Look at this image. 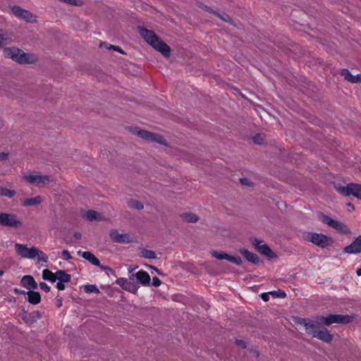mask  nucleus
Listing matches in <instances>:
<instances>
[{"instance_id":"1","label":"nucleus","mask_w":361,"mask_h":361,"mask_svg":"<svg viewBox=\"0 0 361 361\" xmlns=\"http://www.w3.org/2000/svg\"><path fill=\"white\" fill-rule=\"evenodd\" d=\"M138 31L141 37L157 51H159L164 56L169 57L171 48L161 40L154 31L147 30L144 27H138Z\"/></svg>"},{"instance_id":"2","label":"nucleus","mask_w":361,"mask_h":361,"mask_svg":"<svg viewBox=\"0 0 361 361\" xmlns=\"http://www.w3.org/2000/svg\"><path fill=\"white\" fill-rule=\"evenodd\" d=\"M15 250L17 254L23 258L35 259L37 257L39 262H47V255L35 247L29 248L25 245L16 243Z\"/></svg>"},{"instance_id":"3","label":"nucleus","mask_w":361,"mask_h":361,"mask_svg":"<svg viewBox=\"0 0 361 361\" xmlns=\"http://www.w3.org/2000/svg\"><path fill=\"white\" fill-rule=\"evenodd\" d=\"M130 130L132 132V133L137 135L139 137L146 141L157 142L165 146L167 145V142L166 139L161 135L152 133L145 130H140L137 127H130Z\"/></svg>"},{"instance_id":"4","label":"nucleus","mask_w":361,"mask_h":361,"mask_svg":"<svg viewBox=\"0 0 361 361\" xmlns=\"http://www.w3.org/2000/svg\"><path fill=\"white\" fill-rule=\"evenodd\" d=\"M22 178L30 184H35L39 188H44L54 182L52 176L39 173L24 175Z\"/></svg>"},{"instance_id":"5","label":"nucleus","mask_w":361,"mask_h":361,"mask_svg":"<svg viewBox=\"0 0 361 361\" xmlns=\"http://www.w3.org/2000/svg\"><path fill=\"white\" fill-rule=\"evenodd\" d=\"M305 239L321 248H325L331 245L333 243L331 237L316 232H308L305 235Z\"/></svg>"},{"instance_id":"6","label":"nucleus","mask_w":361,"mask_h":361,"mask_svg":"<svg viewBox=\"0 0 361 361\" xmlns=\"http://www.w3.org/2000/svg\"><path fill=\"white\" fill-rule=\"evenodd\" d=\"M317 216L322 223L327 224L342 234L346 235L350 233L349 228L345 224L331 219L330 216L322 212H318Z\"/></svg>"},{"instance_id":"7","label":"nucleus","mask_w":361,"mask_h":361,"mask_svg":"<svg viewBox=\"0 0 361 361\" xmlns=\"http://www.w3.org/2000/svg\"><path fill=\"white\" fill-rule=\"evenodd\" d=\"M336 190L343 196L353 195L361 200V185L357 183H349L345 186H335Z\"/></svg>"},{"instance_id":"8","label":"nucleus","mask_w":361,"mask_h":361,"mask_svg":"<svg viewBox=\"0 0 361 361\" xmlns=\"http://www.w3.org/2000/svg\"><path fill=\"white\" fill-rule=\"evenodd\" d=\"M319 320L327 326L332 324H347L352 321V317L343 314H329L326 317H320Z\"/></svg>"},{"instance_id":"9","label":"nucleus","mask_w":361,"mask_h":361,"mask_svg":"<svg viewBox=\"0 0 361 361\" xmlns=\"http://www.w3.org/2000/svg\"><path fill=\"white\" fill-rule=\"evenodd\" d=\"M0 225L13 228H19L23 225L17 216L11 213L0 212Z\"/></svg>"},{"instance_id":"10","label":"nucleus","mask_w":361,"mask_h":361,"mask_svg":"<svg viewBox=\"0 0 361 361\" xmlns=\"http://www.w3.org/2000/svg\"><path fill=\"white\" fill-rule=\"evenodd\" d=\"M37 61L38 58L35 54L32 53H25L22 49H18V52L17 51L14 61L20 64H34Z\"/></svg>"},{"instance_id":"11","label":"nucleus","mask_w":361,"mask_h":361,"mask_svg":"<svg viewBox=\"0 0 361 361\" xmlns=\"http://www.w3.org/2000/svg\"><path fill=\"white\" fill-rule=\"evenodd\" d=\"M12 13L18 18L24 20L27 23H35L36 16L27 10H25L20 6H14L11 8Z\"/></svg>"},{"instance_id":"12","label":"nucleus","mask_w":361,"mask_h":361,"mask_svg":"<svg viewBox=\"0 0 361 361\" xmlns=\"http://www.w3.org/2000/svg\"><path fill=\"white\" fill-rule=\"evenodd\" d=\"M262 240L255 238L252 241V245L260 254L265 255L270 259L275 257V253L267 244H262Z\"/></svg>"},{"instance_id":"13","label":"nucleus","mask_w":361,"mask_h":361,"mask_svg":"<svg viewBox=\"0 0 361 361\" xmlns=\"http://www.w3.org/2000/svg\"><path fill=\"white\" fill-rule=\"evenodd\" d=\"M109 235L114 243H129L133 242V238L129 233H119L117 229H112Z\"/></svg>"},{"instance_id":"14","label":"nucleus","mask_w":361,"mask_h":361,"mask_svg":"<svg viewBox=\"0 0 361 361\" xmlns=\"http://www.w3.org/2000/svg\"><path fill=\"white\" fill-rule=\"evenodd\" d=\"M116 283L120 286L123 289L135 294L137 292L138 286L133 282L125 278H118L116 280Z\"/></svg>"},{"instance_id":"15","label":"nucleus","mask_w":361,"mask_h":361,"mask_svg":"<svg viewBox=\"0 0 361 361\" xmlns=\"http://www.w3.org/2000/svg\"><path fill=\"white\" fill-rule=\"evenodd\" d=\"M343 252L348 254H359L361 253V235H358L348 246L343 248Z\"/></svg>"},{"instance_id":"16","label":"nucleus","mask_w":361,"mask_h":361,"mask_svg":"<svg viewBox=\"0 0 361 361\" xmlns=\"http://www.w3.org/2000/svg\"><path fill=\"white\" fill-rule=\"evenodd\" d=\"M212 256L218 259H226L228 262H233L237 265H241L243 263L242 259L238 256H231L225 252H219L214 251L212 253Z\"/></svg>"},{"instance_id":"17","label":"nucleus","mask_w":361,"mask_h":361,"mask_svg":"<svg viewBox=\"0 0 361 361\" xmlns=\"http://www.w3.org/2000/svg\"><path fill=\"white\" fill-rule=\"evenodd\" d=\"M303 324L307 334L312 335L314 337V334L318 331L320 327L318 325V322L310 319H302L300 322Z\"/></svg>"},{"instance_id":"18","label":"nucleus","mask_w":361,"mask_h":361,"mask_svg":"<svg viewBox=\"0 0 361 361\" xmlns=\"http://www.w3.org/2000/svg\"><path fill=\"white\" fill-rule=\"evenodd\" d=\"M136 278L137 281L143 286H149L150 283V276L149 274L143 270L138 271L135 274H131L129 276L130 279Z\"/></svg>"},{"instance_id":"19","label":"nucleus","mask_w":361,"mask_h":361,"mask_svg":"<svg viewBox=\"0 0 361 361\" xmlns=\"http://www.w3.org/2000/svg\"><path fill=\"white\" fill-rule=\"evenodd\" d=\"M314 337L325 343H330L333 338V336L329 331L324 326H320L318 329V331L314 334Z\"/></svg>"},{"instance_id":"20","label":"nucleus","mask_w":361,"mask_h":361,"mask_svg":"<svg viewBox=\"0 0 361 361\" xmlns=\"http://www.w3.org/2000/svg\"><path fill=\"white\" fill-rule=\"evenodd\" d=\"M21 285L27 289L35 290L37 288V283L35 281L34 278L30 275H26L23 276L20 281Z\"/></svg>"},{"instance_id":"21","label":"nucleus","mask_w":361,"mask_h":361,"mask_svg":"<svg viewBox=\"0 0 361 361\" xmlns=\"http://www.w3.org/2000/svg\"><path fill=\"white\" fill-rule=\"evenodd\" d=\"M238 252L250 262L254 264H258L259 262V257L247 250V249H240Z\"/></svg>"},{"instance_id":"22","label":"nucleus","mask_w":361,"mask_h":361,"mask_svg":"<svg viewBox=\"0 0 361 361\" xmlns=\"http://www.w3.org/2000/svg\"><path fill=\"white\" fill-rule=\"evenodd\" d=\"M27 301L32 305H37L41 301V296L38 292L29 290L27 292Z\"/></svg>"},{"instance_id":"23","label":"nucleus","mask_w":361,"mask_h":361,"mask_svg":"<svg viewBox=\"0 0 361 361\" xmlns=\"http://www.w3.org/2000/svg\"><path fill=\"white\" fill-rule=\"evenodd\" d=\"M42 202V197L39 195H37L32 198H29L23 200L22 204L24 207H30L38 205Z\"/></svg>"},{"instance_id":"24","label":"nucleus","mask_w":361,"mask_h":361,"mask_svg":"<svg viewBox=\"0 0 361 361\" xmlns=\"http://www.w3.org/2000/svg\"><path fill=\"white\" fill-rule=\"evenodd\" d=\"M92 264L95 265L99 267L101 269L105 271L107 275L109 274V271L114 273V270L111 267L102 265L100 263L99 259L97 258L93 254H92Z\"/></svg>"},{"instance_id":"25","label":"nucleus","mask_w":361,"mask_h":361,"mask_svg":"<svg viewBox=\"0 0 361 361\" xmlns=\"http://www.w3.org/2000/svg\"><path fill=\"white\" fill-rule=\"evenodd\" d=\"M18 48L17 47H6L3 50L4 55L15 61Z\"/></svg>"},{"instance_id":"26","label":"nucleus","mask_w":361,"mask_h":361,"mask_svg":"<svg viewBox=\"0 0 361 361\" xmlns=\"http://www.w3.org/2000/svg\"><path fill=\"white\" fill-rule=\"evenodd\" d=\"M12 42V35L8 33H0V48L8 45Z\"/></svg>"},{"instance_id":"27","label":"nucleus","mask_w":361,"mask_h":361,"mask_svg":"<svg viewBox=\"0 0 361 361\" xmlns=\"http://www.w3.org/2000/svg\"><path fill=\"white\" fill-rule=\"evenodd\" d=\"M56 279L59 281L68 283L71 280V276L64 271H57L56 272Z\"/></svg>"},{"instance_id":"28","label":"nucleus","mask_w":361,"mask_h":361,"mask_svg":"<svg viewBox=\"0 0 361 361\" xmlns=\"http://www.w3.org/2000/svg\"><path fill=\"white\" fill-rule=\"evenodd\" d=\"M182 219L186 222L195 223L199 219V217L192 213H183L180 215Z\"/></svg>"},{"instance_id":"29","label":"nucleus","mask_w":361,"mask_h":361,"mask_svg":"<svg viewBox=\"0 0 361 361\" xmlns=\"http://www.w3.org/2000/svg\"><path fill=\"white\" fill-rule=\"evenodd\" d=\"M42 278L44 280H47L52 283L56 281V273L54 274L52 271L47 269H44L42 271Z\"/></svg>"},{"instance_id":"30","label":"nucleus","mask_w":361,"mask_h":361,"mask_svg":"<svg viewBox=\"0 0 361 361\" xmlns=\"http://www.w3.org/2000/svg\"><path fill=\"white\" fill-rule=\"evenodd\" d=\"M140 257L145 259H155L157 255L154 251L143 248L140 250Z\"/></svg>"},{"instance_id":"31","label":"nucleus","mask_w":361,"mask_h":361,"mask_svg":"<svg viewBox=\"0 0 361 361\" xmlns=\"http://www.w3.org/2000/svg\"><path fill=\"white\" fill-rule=\"evenodd\" d=\"M16 195V192L13 190H10L6 188L0 187V195L2 197H6L12 198Z\"/></svg>"},{"instance_id":"32","label":"nucleus","mask_w":361,"mask_h":361,"mask_svg":"<svg viewBox=\"0 0 361 361\" xmlns=\"http://www.w3.org/2000/svg\"><path fill=\"white\" fill-rule=\"evenodd\" d=\"M100 47H104L108 49L115 50V51H116L121 54H126L125 51L121 47H119L118 46L112 45V44H109L106 42L101 43Z\"/></svg>"},{"instance_id":"33","label":"nucleus","mask_w":361,"mask_h":361,"mask_svg":"<svg viewBox=\"0 0 361 361\" xmlns=\"http://www.w3.org/2000/svg\"><path fill=\"white\" fill-rule=\"evenodd\" d=\"M107 219L100 212L92 210V221H106Z\"/></svg>"},{"instance_id":"34","label":"nucleus","mask_w":361,"mask_h":361,"mask_svg":"<svg viewBox=\"0 0 361 361\" xmlns=\"http://www.w3.org/2000/svg\"><path fill=\"white\" fill-rule=\"evenodd\" d=\"M341 75L344 77L345 80L352 82L353 75L350 72L346 69L343 68L341 71Z\"/></svg>"},{"instance_id":"35","label":"nucleus","mask_w":361,"mask_h":361,"mask_svg":"<svg viewBox=\"0 0 361 361\" xmlns=\"http://www.w3.org/2000/svg\"><path fill=\"white\" fill-rule=\"evenodd\" d=\"M129 207H131V208H135V209H137L138 210H141L144 208V206L143 204L140 202L139 201L137 200H132L129 202L128 204Z\"/></svg>"},{"instance_id":"36","label":"nucleus","mask_w":361,"mask_h":361,"mask_svg":"<svg viewBox=\"0 0 361 361\" xmlns=\"http://www.w3.org/2000/svg\"><path fill=\"white\" fill-rule=\"evenodd\" d=\"M270 294L272 295L274 297L280 298H285L286 297V293L281 290H279L277 291H271L270 292Z\"/></svg>"},{"instance_id":"37","label":"nucleus","mask_w":361,"mask_h":361,"mask_svg":"<svg viewBox=\"0 0 361 361\" xmlns=\"http://www.w3.org/2000/svg\"><path fill=\"white\" fill-rule=\"evenodd\" d=\"M78 254L79 255H81L82 257H84L85 259L88 260L90 262V252L89 251H87V252H82L81 251H78Z\"/></svg>"},{"instance_id":"38","label":"nucleus","mask_w":361,"mask_h":361,"mask_svg":"<svg viewBox=\"0 0 361 361\" xmlns=\"http://www.w3.org/2000/svg\"><path fill=\"white\" fill-rule=\"evenodd\" d=\"M217 16L225 22H230L231 20V18L225 13L217 14Z\"/></svg>"},{"instance_id":"39","label":"nucleus","mask_w":361,"mask_h":361,"mask_svg":"<svg viewBox=\"0 0 361 361\" xmlns=\"http://www.w3.org/2000/svg\"><path fill=\"white\" fill-rule=\"evenodd\" d=\"M39 287L42 290H44L46 293H48L50 290V287L44 282H41L39 283Z\"/></svg>"},{"instance_id":"40","label":"nucleus","mask_w":361,"mask_h":361,"mask_svg":"<svg viewBox=\"0 0 361 361\" xmlns=\"http://www.w3.org/2000/svg\"><path fill=\"white\" fill-rule=\"evenodd\" d=\"M152 283L153 286L159 287L161 285V280L158 277L154 276L152 278Z\"/></svg>"},{"instance_id":"41","label":"nucleus","mask_w":361,"mask_h":361,"mask_svg":"<svg viewBox=\"0 0 361 361\" xmlns=\"http://www.w3.org/2000/svg\"><path fill=\"white\" fill-rule=\"evenodd\" d=\"M61 255L63 259L66 260H70L72 259V256L71 255L70 252L68 250H63Z\"/></svg>"},{"instance_id":"42","label":"nucleus","mask_w":361,"mask_h":361,"mask_svg":"<svg viewBox=\"0 0 361 361\" xmlns=\"http://www.w3.org/2000/svg\"><path fill=\"white\" fill-rule=\"evenodd\" d=\"M240 182L243 184V185H247V186H252L253 184L252 183H251L249 179L246 178H240Z\"/></svg>"},{"instance_id":"43","label":"nucleus","mask_w":361,"mask_h":361,"mask_svg":"<svg viewBox=\"0 0 361 361\" xmlns=\"http://www.w3.org/2000/svg\"><path fill=\"white\" fill-rule=\"evenodd\" d=\"M235 343L237 345L241 347L242 348H245L247 347L246 343L243 340L237 339L235 341Z\"/></svg>"},{"instance_id":"44","label":"nucleus","mask_w":361,"mask_h":361,"mask_svg":"<svg viewBox=\"0 0 361 361\" xmlns=\"http://www.w3.org/2000/svg\"><path fill=\"white\" fill-rule=\"evenodd\" d=\"M61 1L71 4V5H80L81 4H79L77 0H60Z\"/></svg>"},{"instance_id":"45","label":"nucleus","mask_w":361,"mask_h":361,"mask_svg":"<svg viewBox=\"0 0 361 361\" xmlns=\"http://www.w3.org/2000/svg\"><path fill=\"white\" fill-rule=\"evenodd\" d=\"M360 78H361V74L353 75L352 83H356V82L360 81Z\"/></svg>"},{"instance_id":"46","label":"nucleus","mask_w":361,"mask_h":361,"mask_svg":"<svg viewBox=\"0 0 361 361\" xmlns=\"http://www.w3.org/2000/svg\"><path fill=\"white\" fill-rule=\"evenodd\" d=\"M66 282H61V281H59L57 283H56V288L60 290H63L65 289V283Z\"/></svg>"},{"instance_id":"47","label":"nucleus","mask_w":361,"mask_h":361,"mask_svg":"<svg viewBox=\"0 0 361 361\" xmlns=\"http://www.w3.org/2000/svg\"><path fill=\"white\" fill-rule=\"evenodd\" d=\"M260 296H261V298L262 299V300L264 302H267L269 300V293H263L261 294Z\"/></svg>"},{"instance_id":"48","label":"nucleus","mask_w":361,"mask_h":361,"mask_svg":"<svg viewBox=\"0 0 361 361\" xmlns=\"http://www.w3.org/2000/svg\"><path fill=\"white\" fill-rule=\"evenodd\" d=\"M13 291L16 294L27 295V292L23 290H20V289H18V288H14Z\"/></svg>"},{"instance_id":"49","label":"nucleus","mask_w":361,"mask_h":361,"mask_svg":"<svg viewBox=\"0 0 361 361\" xmlns=\"http://www.w3.org/2000/svg\"><path fill=\"white\" fill-rule=\"evenodd\" d=\"M8 157V154L5 152H0V161H3L6 159Z\"/></svg>"},{"instance_id":"50","label":"nucleus","mask_w":361,"mask_h":361,"mask_svg":"<svg viewBox=\"0 0 361 361\" xmlns=\"http://www.w3.org/2000/svg\"><path fill=\"white\" fill-rule=\"evenodd\" d=\"M92 293H99L98 288L94 285H92Z\"/></svg>"},{"instance_id":"51","label":"nucleus","mask_w":361,"mask_h":361,"mask_svg":"<svg viewBox=\"0 0 361 361\" xmlns=\"http://www.w3.org/2000/svg\"><path fill=\"white\" fill-rule=\"evenodd\" d=\"M347 206L348 207L349 211H353L355 209L354 205L350 202L347 204Z\"/></svg>"},{"instance_id":"52","label":"nucleus","mask_w":361,"mask_h":361,"mask_svg":"<svg viewBox=\"0 0 361 361\" xmlns=\"http://www.w3.org/2000/svg\"><path fill=\"white\" fill-rule=\"evenodd\" d=\"M87 219L90 220V210L87 211L85 214Z\"/></svg>"},{"instance_id":"53","label":"nucleus","mask_w":361,"mask_h":361,"mask_svg":"<svg viewBox=\"0 0 361 361\" xmlns=\"http://www.w3.org/2000/svg\"><path fill=\"white\" fill-rule=\"evenodd\" d=\"M85 290L87 293H90V285H87L85 286Z\"/></svg>"},{"instance_id":"54","label":"nucleus","mask_w":361,"mask_h":361,"mask_svg":"<svg viewBox=\"0 0 361 361\" xmlns=\"http://www.w3.org/2000/svg\"><path fill=\"white\" fill-rule=\"evenodd\" d=\"M356 274L357 276H361V267L357 270Z\"/></svg>"},{"instance_id":"55","label":"nucleus","mask_w":361,"mask_h":361,"mask_svg":"<svg viewBox=\"0 0 361 361\" xmlns=\"http://www.w3.org/2000/svg\"><path fill=\"white\" fill-rule=\"evenodd\" d=\"M61 305H62L61 300H58L57 303H56L57 307H60L61 306Z\"/></svg>"},{"instance_id":"56","label":"nucleus","mask_w":361,"mask_h":361,"mask_svg":"<svg viewBox=\"0 0 361 361\" xmlns=\"http://www.w3.org/2000/svg\"><path fill=\"white\" fill-rule=\"evenodd\" d=\"M74 236L76 238H80L81 237V235L79 233H75Z\"/></svg>"},{"instance_id":"57","label":"nucleus","mask_w":361,"mask_h":361,"mask_svg":"<svg viewBox=\"0 0 361 361\" xmlns=\"http://www.w3.org/2000/svg\"><path fill=\"white\" fill-rule=\"evenodd\" d=\"M134 270H135V269H133V268H129V269H128V272H129V274L131 275V274H133L132 272H133Z\"/></svg>"},{"instance_id":"58","label":"nucleus","mask_w":361,"mask_h":361,"mask_svg":"<svg viewBox=\"0 0 361 361\" xmlns=\"http://www.w3.org/2000/svg\"><path fill=\"white\" fill-rule=\"evenodd\" d=\"M253 140H254L255 142L259 143L258 141L257 140V136H255L253 137Z\"/></svg>"},{"instance_id":"59","label":"nucleus","mask_w":361,"mask_h":361,"mask_svg":"<svg viewBox=\"0 0 361 361\" xmlns=\"http://www.w3.org/2000/svg\"><path fill=\"white\" fill-rule=\"evenodd\" d=\"M154 269L156 270V271L157 272V274H161V273H160V271L158 270V269L154 268Z\"/></svg>"},{"instance_id":"60","label":"nucleus","mask_w":361,"mask_h":361,"mask_svg":"<svg viewBox=\"0 0 361 361\" xmlns=\"http://www.w3.org/2000/svg\"><path fill=\"white\" fill-rule=\"evenodd\" d=\"M4 272L3 271H0V275H3Z\"/></svg>"}]
</instances>
